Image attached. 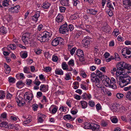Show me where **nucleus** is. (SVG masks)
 I'll return each mask as SVG.
<instances>
[{
  "mask_svg": "<svg viewBox=\"0 0 131 131\" xmlns=\"http://www.w3.org/2000/svg\"><path fill=\"white\" fill-rule=\"evenodd\" d=\"M40 16V13L39 12H36L34 15L32 17V20L35 21H37Z\"/></svg>",
  "mask_w": 131,
  "mask_h": 131,
  "instance_id": "obj_21",
  "label": "nucleus"
},
{
  "mask_svg": "<svg viewBox=\"0 0 131 131\" xmlns=\"http://www.w3.org/2000/svg\"><path fill=\"white\" fill-rule=\"evenodd\" d=\"M93 82H95L96 86L98 88H102V85L101 84V83L100 81L99 80L98 78L96 77L95 78Z\"/></svg>",
  "mask_w": 131,
  "mask_h": 131,
  "instance_id": "obj_14",
  "label": "nucleus"
},
{
  "mask_svg": "<svg viewBox=\"0 0 131 131\" xmlns=\"http://www.w3.org/2000/svg\"><path fill=\"white\" fill-rule=\"evenodd\" d=\"M64 119H67L70 120H71L72 121H73L75 118L72 117L70 115H64L63 117Z\"/></svg>",
  "mask_w": 131,
  "mask_h": 131,
  "instance_id": "obj_27",
  "label": "nucleus"
},
{
  "mask_svg": "<svg viewBox=\"0 0 131 131\" xmlns=\"http://www.w3.org/2000/svg\"><path fill=\"white\" fill-rule=\"evenodd\" d=\"M84 128L86 129H92L93 131H100L99 125L94 123H86Z\"/></svg>",
  "mask_w": 131,
  "mask_h": 131,
  "instance_id": "obj_4",
  "label": "nucleus"
},
{
  "mask_svg": "<svg viewBox=\"0 0 131 131\" xmlns=\"http://www.w3.org/2000/svg\"><path fill=\"white\" fill-rule=\"evenodd\" d=\"M116 96L118 99H121L123 97L124 95L122 94L118 93L117 94Z\"/></svg>",
  "mask_w": 131,
  "mask_h": 131,
  "instance_id": "obj_50",
  "label": "nucleus"
},
{
  "mask_svg": "<svg viewBox=\"0 0 131 131\" xmlns=\"http://www.w3.org/2000/svg\"><path fill=\"white\" fill-rule=\"evenodd\" d=\"M60 11L61 12H64L66 9L65 7L61 6L59 8Z\"/></svg>",
  "mask_w": 131,
  "mask_h": 131,
  "instance_id": "obj_58",
  "label": "nucleus"
},
{
  "mask_svg": "<svg viewBox=\"0 0 131 131\" xmlns=\"http://www.w3.org/2000/svg\"><path fill=\"white\" fill-rule=\"evenodd\" d=\"M96 75L94 73H92L91 75V81L92 82H93L94 81V80L95 78H96Z\"/></svg>",
  "mask_w": 131,
  "mask_h": 131,
  "instance_id": "obj_38",
  "label": "nucleus"
},
{
  "mask_svg": "<svg viewBox=\"0 0 131 131\" xmlns=\"http://www.w3.org/2000/svg\"><path fill=\"white\" fill-rule=\"evenodd\" d=\"M42 93L41 92H38L37 93V97L38 98H39L42 96Z\"/></svg>",
  "mask_w": 131,
  "mask_h": 131,
  "instance_id": "obj_60",
  "label": "nucleus"
},
{
  "mask_svg": "<svg viewBox=\"0 0 131 131\" xmlns=\"http://www.w3.org/2000/svg\"><path fill=\"white\" fill-rule=\"evenodd\" d=\"M20 9V6L19 5H16L14 7H10L8 9L9 12L11 13H17L18 12Z\"/></svg>",
  "mask_w": 131,
  "mask_h": 131,
  "instance_id": "obj_11",
  "label": "nucleus"
},
{
  "mask_svg": "<svg viewBox=\"0 0 131 131\" xmlns=\"http://www.w3.org/2000/svg\"><path fill=\"white\" fill-rule=\"evenodd\" d=\"M123 4L125 8L131 9V0H123Z\"/></svg>",
  "mask_w": 131,
  "mask_h": 131,
  "instance_id": "obj_10",
  "label": "nucleus"
},
{
  "mask_svg": "<svg viewBox=\"0 0 131 131\" xmlns=\"http://www.w3.org/2000/svg\"><path fill=\"white\" fill-rule=\"evenodd\" d=\"M86 12L87 13L90 14L95 15H96L98 11L97 10L92 8L87 9Z\"/></svg>",
  "mask_w": 131,
  "mask_h": 131,
  "instance_id": "obj_15",
  "label": "nucleus"
},
{
  "mask_svg": "<svg viewBox=\"0 0 131 131\" xmlns=\"http://www.w3.org/2000/svg\"><path fill=\"white\" fill-rule=\"evenodd\" d=\"M119 34V30L117 29H115L113 32L112 33V34L114 36H115L116 37L117 35Z\"/></svg>",
  "mask_w": 131,
  "mask_h": 131,
  "instance_id": "obj_34",
  "label": "nucleus"
},
{
  "mask_svg": "<svg viewBox=\"0 0 131 131\" xmlns=\"http://www.w3.org/2000/svg\"><path fill=\"white\" fill-rule=\"evenodd\" d=\"M30 46L32 47H35L36 46V43L35 41L34 40H32L30 43Z\"/></svg>",
  "mask_w": 131,
  "mask_h": 131,
  "instance_id": "obj_51",
  "label": "nucleus"
},
{
  "mask_svg": "<svg viewBox=\"0 0 131 131\" xmlns=\"http://www.w3.org/2000/svg\"><path fill=\"white\" fill-rule=\"evenodd\" d=\"M77 55L79 57H83L84 56L83 51L80 49H78L76 51Z\"/></svg>",
  "mask_w": 131,
  "mask_h": 131,
  "instance_id": "obj_19",
  "label": "nucleus"
},
{
  "mask_svg": "<svg viewBox=\"0 0 131 131\" xmlns=\"http://www.w3.org/2000/svg\"><path fill=\"white\" fill-rule=\"evenodd\" d=\"M27 56V54L26 53H23L22 55L21 56V57L23 58H26Z\"/></svg>",
  "mask_w": 131,
  "mask_h": 131,
  "instance_id": "obj_63",
  "label": "nucleus"
},
{
  "mask_svg": "<svg viewBox=\"0 0 131 131\" xmlns=\"http://www.w3.org/2000/svg\"><path fill=\"white\" fill-rule=\"evenodd\" d=\"M128 72L129 71H127L116 75L117 82H119V85L122 87L130 83L131 78L127 74L130 73Z\"/></svg>",
  "mask_w": 131,
  "mask_h": 131,
  "instance_id": "obj_1",
  "label": "nucleus"
},
{
  "mask_svg": "<svg viewBox=\"0 0 131 131\" xmlns=\"http://www.w3.org/2000/svg\"><path fill=\"white\" fill-rule=\"evenodd\" d=\"M63 19V17L61 14H59L56 19V21L58 23L61 22Z\"/></svg>",
  "mask_w": 131,
  "mask_h": 131,
  "instance_id": "obj_16",
  "label": "nucleus"
},
{
  "mask_svg": "<svg viewBox=\"0 0 131 131\" xmlns=\"http://www.w3.org/2000/svg\"><path fill=\"white\" fill-rule=\"evenodd\" d=\"M50 5V3L46 2L43 4L42 7L45 9H47L49 8Z\"/></svg>",
  "mask_w": 131,
  "mask_h": 131,
  "instance_id": "obj_29",
  "label": "nucleus"
},
{
  "mask_svg": "<svg viewBox=\"0 0 131 131\" xmlns=\"http://www.w3.org/2000/svg\"><path fill=\"white\" fill-rule=\"evenodd\" d=\"M73 5L74 6H77V4L79 3V1L78 0H72Z\"/></svg>",
  "mask_w": 131,
  "mask_h": 131,
  "instance_id": "obj_46",
  "label": "nucleus"
},
{
  "mask_svg": "<svg viewBox=\"0 0 131 131\" xmlns=\"http://www.w3.org/2000/svg\"><path fill=\"white\" fill-rule=\"evenodd\" d=\"M91 39L89 37L87 36L84 37L82 40V43L86 47H87L88 45L90 43V39Z\"/></svg>",
  "mask_w": 131,
  "mask_h": 131,
  "instance_id": "obj_13",
  "label": "nucleus"
},
{
  "mask_svg": "<svg viewBox=\"0 0 131 131\" xmlns=\"http://www.w3.org/2000/svg\"><path fill=\"white\" fill-rule=\"evenodd\" d=\"M68 31V25L66 23L60 26L59 28V32L62 34L67 35L69 33Z\"/></svg>",
  "mask_w": 131,
  "mask_h": 131,
  "instance_id": "obj_6",
  "label": "nucleus"
},
{
  "mask_svg": "<svg viewBox=\"0 0 131 131\" xmlns=\"http://www.w3.org/2000/svg\"><path fill=\"white\" fill-rule=\"evenodd\" d=\"M16 102L18 103V105L19 106H23L25 103L24 101H23V99L22 97L19 96L15 98Z\"/></svg>",
  "mask_w": 131,
  "mask_h": 131,
  "instance_id": "obj_12",
  "label": "nucleus"
},
{
  "mask_svg": "<svg viewBox=\"0 0 131 131\" xmlns=\"http://www.w3.org/2000/svg\"><path fill=\"white\" fill-rule=\"evenodd\" d=\"M77 48L76 47H74L71 50H70V53L71 55H73L74 53Z\"/></svg>",
  "mask_w": 131,
  "mask_h": 131,
  "instance_id": "obj_47",
  "label": "nucleus"
},
{
  "mask_svg": "<svg viewBox=\"0 0 131 131\" xmlns=\"http://www.w3.org/2000/svg\"><path fill=\"white\" fill-rule=\"evenodd\" d=\"M117 68L116 70V75L126 72V70L129 71V72L131 73V65L126 63L125 62H120L117 65Z\"/></svg>",
  "mask_w": 131,
  "mask_h": 131,
  "instance_id": "obj_2",
  "label": "nucleus"
},
{
  "mask_svg": "<svg viewBox=\"0 0 131 131\" xmlns=\"http://www.w3.org/2000/svg\"><path fill=\"white\" fill-rule=\"evenodd\" d=\"M102 81L104 85L106 87H108L114 89H115L117 88L116 84H112L111 80L108 78H106L105 79L103 80Z\"/></svg>",
  "mask_w": 131,
  "mask_h": 131,
  "instance_id": "obj_5",
  "label": "nucleus"
},
{
  "mask_svg": "<svg viewBox=\"0 0 131 131\" xmlns=\"http://www.w3.org/2000/svg\"><path fill=\"white\" fill-rule=\"evenodd\" d=\"M69 0H61L60 1L61 4L63 6H69L70 5L69 3Z\"/></svg>",
  "mask_w": 131,
  "mask_h": 131,
  "instance_id": "obj_23",
  "label": "nucleus"
},
{
  "mask_svg": "<svg viewBox=\"0 0 131 131\" xmlns=\"http://www.w3.org/2000/svg\"><path fill=\"white\" fill-rule=\"evenodd\" d=\"M102 126L104 127H106L107 125V122L104 121H103L101 123Z\"/></svg>",
  "mask_w": 131,
  "mask_h": 131,
  "instance_id": "obj_59",
  "label": "nucleus"
},
{
  "mask_svg": "<svg viewBox=\"0 0 131 131\" xmlns=\"http://www.w3.org/2000/svg\"><path fill=\"white\" fill-rule=\"evenodd\" d=\"M63 41V39L61 37H57L52 41L51 44L53 46H56L59 44H61Z\"/></svg>",
  "mask_w": 131,
  "mask_h": 131,
  "instance_id": "obj_7",
  "label": "nucleus"
},
{
  "mask_svg": "<svg viewBox=\"0 0 131 131\" xmlns=\"http://www.w3.org/2000/svg\"><path fill=\"white\" fill-rule=\"evenodd\" d=\"M89 105L92 107H94L95 105L94 102L92 100L90 101L89 102Z\"/></svg>",
  "mask_w": 131,
  "mask_h": 131,
  "instance_id": "obj_48",
  "label": "nucleus"
},
{
  "mask_svg": "<svg viewBox=\"0 0 131 131\" xmlns=\"http://www.w3.org/2000/svg\"><path fill=\"white\" fill-rule=\"evenodd\" d=\"M30 117H29V118H28V117L26 119V121H23V123L24 124H27L31 121L32 120L30 118H31V116H30Z\"/></svg>",
  "mask_w": 131,
  "mask_h": 131,
  "instance_id": "obj_37",
  "label": "nucleus"
},
{
  "mask_svg": "<svg viewBox=\"0 0 131 131\" xmlns=\"http://www.w3.org/2000/svg\"><path fill=\"white\" fill-rule=\"evenodd\" d=\"M96 108L97 110H100L101 108V106L100 104H97L96 105Z\"/></svg>",
  "mask_w": 131,
  "mask_h": 131,
  "instance_id": "obj_61",
  "label": "nucleus"
},
{
  "mask_svg": "<svg viewBox=\"0 0 131 131\" xmlns=\"http://www.w3.org/2000/svg\"><path fill=\"white\" fill-rule=\"evenodd\" d=\"M107 6L109 8L110 10L114 9V7L112 6V4L110 3V0H109V1L107 2Z\"/></svg>",
  "mask_w": 131,
  "mask_h": 131,
  "instance_id": "obj_35",
  "label": "nucleus"
},
{
  "mask_svg": "<svg viewBox=\"0 0 131 131\" xmlns=\"http://www.w3.org/2000/svg\"><path fill=\"white\" fill-rule=\"evenodd\" d=\"M8 81L9 83H14L15 82V79L13 77H9L8 78Z\"/></svg>",
  "mask_w": 131,
  "mask_h": 131,
  "instance_id": "obj_40",
  "label": "nucleus"
},
{
  "mask_svg": "<svg viewBox=\"0 0 131 131\" xmlns=\"http://www.w3.org/2000/svg\"><path fill=\"white\" fill-rule=\"evenodd\" d=\"M62 69L64 70L68 69V68H67L68 65L65 62H63L62 63Z\"/></svg>",
  "mask_w": 131,
  "mask_h": 131,
  "instance_id": "obj_36",
  "label": "nucleus"
},
{
  "mask_svg": "<svg viewBox=\"0 0 131 131\" xmlns=\"http://www.w3.org/2000/svg\"><path fill=\"white\" fill-rule=\"evenodd\" d=\"M126 97L128 100H131V90L127 92L126 95Z\"/></svg>",
  "mask_w": 131,
  "mask_h": 131,
  "instance_id": "obj_32",
  "label": "nucleus"
},
{
  "mask_svg": "<svg viewBox=\"0 0 131 131\" xmlns=\"http://www.w3.org/2000/svg\"><path fill=\"white\" fill-rule=\"evenodd\" d=\"M111 119L112 122L113 123H115L117 122V119L116 118L113 117L111 118Z\"/></svg>",
  "mask_w": 131,
  "mask_h": 131,
  "instance_id": "obj_55",
  "label": "nucleus"
},
{
  "mask_svg": "<svg viewBox=\"0 0 131 131\" xmlns=\"http://www.w3.org/2000/svg\"><path fill=\"white\" fill-rule=\"evenodd\" d=\"M119 111L120 112H123L125 111V108L124 107L121 106H119Z\"/></svg>",
  "mask_w": 131,
  "mask_h": 131,
  "instance_id": "obj_57",
  "label": "nucleus"
},
{
  "mask_svg": "<svg viewBox=\"0 0 131 131\" xmlns=\"http://www.w3.org/2000/svg\"><path fill=\"white\" fill-rule=\"evenodd\" d=\"M96 76L99 77L100 78H102L104 77V75H103L102 73L99 70H97L96 72Z\"/></svg>",
  "mask_w": 131,
  "mask_h": 131,
  "instance_id": "obj_28",
  "label": "nucleus"
},
{
  "mask_svg": "<svg viewBox=\"0 0 131 131\" xmlns=\"http://www.w3.org/2000/svg\"><path fill=\"white\" fill-rule=\"evenodd\" d=\"M55 73L56 74L59 75H62L63 74V72L61 69H57L55 70Z\"/></svg>",
  "mask_w": 131,
  "mask_h": 131,
  "instance_id": "obj_30",
  "label": "nucleus"
},
{
  "mask_svg": "<svg viewBox=\"0 0 131 131\" xmlns=\"http://www.w3.org/2000/svg\"><path fill=\"white\" fill-rule=\"evenodd\" d=\"M82 34V33L81 31H78L75 35V37H76L77 38H78Z\"/></svg>",
  "mask_w": 131,
  "mask_h": 131,
  "instance_id": "obj_54",
  "label": "nucleus"
},
{
  "mask_svg": "<svg viewBox=\"0 0 131 131\" xmlns=\"http://www.w3.org/2000/svg\"><path fill=\"white\" fill-rule=\"evenodd\" d=\"M4 68L5 69V72L7 74L9 73L11 71L10 67L6 63H4Z\"/></svg>",
  "mask_w": 131,
  "mask_h": 131,
  "instance_id": "obj_20",
  "label": "nucleus"
},
{
  "mask_svg": "<svg viewBox=\"0 0 131 131\" xmlns=\"http://www.w3.org/2000/svg\"><path fill=\"white\" fill-rule=\"evenodd\" d=\"M122 53L123 56L126 58H127V57L125 56H126V54H127L128 55H129L131 53V48H123L122 50ZM128 58H131V55L128 56Z\"/></svg>",
  "mask_w": 131,
  "mask_h": 131,
  "instance_id": "obj_8",
  "label": "nucleus"
},
{
  "mask_svg": "<svg viewBox=\"0 0 131 131\" xmlns=\"http://www.w3.org/2000/svg\"><path fill=\"white\" fill-rule=\"evenodd\" d=\"M9 5L8 1L7 0H4L3 2L2 5L3 6L6 7Z\"/></svg>",
  "mask_w": 131,
  "mask_h": 131,
  "instance_id": "obj_41",
  "label": "nucleus"
},
{
  "mask_svg": "<svg viewBox=\"0 0 131 131\" xmlns=\"http://www.w3.org/2000/svg\"><path fill=\"white\" fill-rule=\"evenodd\" d=\"M0 31L1 33L6 34L7 32V28L4 27L3 26L0 28Z\"/></svg>",
  "mask_w": 131,
  "mask_h": 131,
  "instance_id": "obj_24",
  "label": "nucleus"
},
{
  "mask_svg": "<svg viewBox=\"0 0 131 131\" xmlns=\"http://www.w3.org/2000/svg\"><path fill=\"white\" fill-rule=\"evenodd\" d=\"M24 98L25 100H31L33 97V96L32 93L29 92H26L24 95Z\"/></svg>",
  "mask_w": 131,
  "mask_h": 131,
  "instance_id": "obj_9",
  "label": "nucleus"
},
{
  "mask_svg": "<svg viewBox=\"0 0 131 131\" xmlns=\"http://www.w3.org/2000/svg\"><path fill=\"white\" fill-rule=\"evenodd\" d=\"M24 83L21 81H19L16 83V85L18 88H20V86H23L24 85Z\"/></svg>",
  "mask_w": 131,
  "mask_h": 131,
  "instance_id": "obj_39",
  "label": "nucleus"
},
{
  "mask_svg": "<svg viewBox=\"0 0 131 131\" xmlns=\"http://www.w3.org/2000/svg\"><path fill=\"white\" fill-rule=\"evenodd\" d=\"M48 90V89L46 88V86L45 85H42L40 87V90L44 92H45Z\"/></svg>",
  "mask_w": 131,
  "mask_h": 131,
  "instance_id": "obj_26",
  "label": "nucleus"
},
{
  "mask_svg": "<svg viewBox=\"0 0 131 131\" xmlns=\"http://www.w3.org/2000/svg\"><path fill=\"white\" fill-rule=\"evenodd\" d=\"M68 64L72 66H74V61L73 60L71 59L68 62Z\"/></svg>",
  "mask_w": 131,
  "mask_h": 131,
  "instance_id": "obj_49",
  "label": "nucleus"
},
{
  "mask_svg": "<svg viewBox=\"0 0 131 131\" xmlns=\"http://www.w3.org/2000/svg\"><path fill=\"white\" fill-rule=\"evenodd\" d=\"M43 28V26L42 24L39 25L37 28L38 30L39 31L41 30Z\"/></svg>",
  "mask_w": 131,
  "mask_h": 131,
  "instance_id": "obj_64",
  "label": "nucleus"
},
{
  "mask_svg": "<svg viewBox=\"0 0 131 131\" xmlns=\"http://www.w3.org/2000/svg\"><path fill=\"white\" fill-rule=\"evenodd\" d=\"M58 60V57L56 56L53 55L52 56V60L54 62H57Z\"/></svg>",
  "mask_w": 131,
  "mask_h": 131,
  "instance_id": "obj_53",
  "label": "nucleus"
},
{
  "mask_svg": "<svg viewBox=\"0 0 131 131\" xmlns=\"http://www.w3.org/2000/svg\"><path fill=\"white\" fill-rule=\"evenodd\" d=\"M52 34L51 32L45 31L40 32L37 36L38 39L41 42H46L49 40Z\"/></svg>",
  "mask_w": 131,
  "mask_h": 131,
  "instance_id": "obj_3",
  "label": "nucleus"
},
{
  "mask_svg": "<svg viewBox=\"0 0 131 131\" xmlns=\"http://www.w3.org/2000/svg\"><path fill=\"white\" fill-rule=\"evenodd\" d=\"M5 18L8 22L10 21L13 19L12 16L9 15H6L5 17Z\"/></svg>",
  "mask_w": 131,
  "mask_h": 131,
  "instance_id": "obj_31",
  "label": "nucleus"
},
{
  "mask_svg": "<svg viewBox=\"0 0 131 131\" xmlns=\"http://www.w3.org/2000/svg\"><path fill=\"white\" fill-rule=\"evenodd\" d=\"M65 79L66 80H68L70 79L71 78L69 74H66Z\"/></svg>",
  "mask_w": 131,
  "mask_h": 131,
  "instance_id": "obj_62",
  "label": "nucleus"
},
{
  "mask_svg": "<svg viewBox=\"0 0 131 131\" xmlns=\"http://www.w3.org/2000/svg\"><path fill=\"white\" fill-rule=\"evenodd\" d=\"M115 59L117 61H120L121 60V58L118 54L117 53H115Z\"/></svg>",
  "mask_w": 131,
  "mask_h": 131,
  "instance_id": "obj_42",
  "label": "nucleus"
},
{
  "mask_svg": "<svg viewBox=\"0 0 131 131\" xmlns=\"http://www.w3.org/2000/svg\"><path fill=\"white\" fill-rule=\"evenodd\" d=\"M111 27L107 23H106L105 26L102 27V29L104 31L108 32L110 30Z\"/></svg>",
  "mask_w": 131,
  "mask_h": 131,
  "instance_id": "obj_17",
  "label": "nucleus"
},
{
  "mask_svg": "<svg viewBox=\"0 0 131 131\" xmlns=\"http://www.w3.org/2000/svg\"><path fill=\"white\" fill-rule=\"evenodd\" d=\"M56 107H54L52 110L51 113L53 114H54L57 112L58 110V108L56 107Z\"/></svg>",
  "mask_w": 131,
  "mask_h": 131,
  "instance_id": "obj_52",
  "label": "nucleus"
},
{
  "mask_svg": "<svg viewBox=\"0 0 131 131\" xmlns=\"http://www.w3.org/2000/svg\"><path fill=\"white\" fill-rule=\"evenodd\" d=\"M23 71L24 72L26 73H30V68L28 67H25L24 68Z\"/></svg>",
  "mask_w": 131,
  "mask_h": 131,
  "instance_id": "obj_33",
  "label": "nucleus"
},
{
  "mask_svg": "<svg viewBox=\"0 0 131 131\" xmlns=\"http://www.w3.org/2000/svg\"><path fill=\"white\" fill-rule=\"evenodd\" d=\"M29 39L28 36H26L24 35H23L22 38V40L23 42L25 43V44H27L28 42V40Z\"/></svg>",
  "mask_w": 131,
  "mask_h": 131,
  "instance_id": "obj_22",
  "label": "nucleus"
},
{
  "mask_svg": "<svg viewBox=\"0 0 131 131\" xmlns=\"http://www.w3.org/2000/svg\"><path fill=\"white\" fill-rule=\"evenodd\" d=\"M82 108H85L87 106V103L86 101H82L80 102Z\"/></svg>",
  "mask_w": 131,
  "mask_h": 131,
  "instance_id": "obj_25",
  "label": "nucleus"
},
{
  "mask_svg": "<svg viewBox=\"0 0 131 131\" xmlns=\"http://www.w3.org/2000/svg\"><path fill=\"white\" fill-rule=\"evenodd\" d=\"M5 97V95L4 91H0V99H2Z\"/></svg>",
  "mask_w": 131,
  "mask_h": 131,
  "instance_id": "obj_44",
  "label": "nucleus"
},
{
  "mask_svg": "<svg viewBox=\"0 0 131 131\" xmlns=\"http://www.w3.org/2000/svg\"><path fill=\"white\" fill-rule=\"evenodd\" d=\"M7 124V122H2L1 121L0 127H5Z\"/></svg>",
  "mask_w": 131,
  "mask_h": 131,
  "instance_id": "obj_43",
  "label": "nucleus"
},
{
  "mask_svg": "<svg viewBox=\"0 0 131 131\" xmlns=\"http://www.w3.org/2000/svg\"><path fill=\"white\" fill-rule=\"evenodd\" d=\"M8 47L9 48H10L12 50H15L16 48V45L14 44L10 45H8Z\"/></svg>",
  "mask_w": 131,
  "mask_h": 131,
  "instance_id": "obj_45",
  "label": "nucleus"
},
{
  "mask_svg": "<svg viewBox=\"0 0 131 131\" xmlns=\"http://www.w3.org/2000/svg\"><path fill=\"white\" fill-rule=\"evenodd\" d=\"M119 106L118 104L116 103L114 104L112 106V109L113 110V111H119Z\"/></svg>",
  "mask_w": 131,
  "mask_h": 131,
  "instance_id": "obj_18",
  "label": "nucleus"
},
{
  "mask_svg": "<svg viewBox=\"0 0 131 131\" xmlns=\"http://www.w3.org/2000/svg\"><path fill=\"white\" fill-rule=\"evenodd\" d=\"M111 10H109L106 11V12L108 13V15L109 16L111 17L113 15V13L112 11Z\"/></svg>",
  "mask_w": 131,
  "mask_h": 131,
  "instance_id": "obj_56",
  "label": "nucleus"
}]
</instances>
